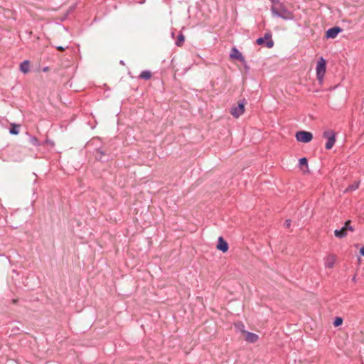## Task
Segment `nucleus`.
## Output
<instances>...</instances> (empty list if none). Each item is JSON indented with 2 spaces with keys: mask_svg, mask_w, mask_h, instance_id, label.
<instances>
[{
  "mask_svg": "<svg viewBox=\"0 0 364 364\" xmlns=\"http://www.w3.org/2000/svg\"><path fill=\"white\" fill-rule=\"evenodd\" d=\"M271 11L273 16L284 20H292L294 18L293 13L287 9L286 6L281 2L277 4V6H272Z\"/></svg>",
  "mask_w": 364,
  "mask_h": 364,
  "instance_id": "1",
  "label": "nucleus"
},
{
  "mask_svg": "<svg viewBox=\"0 0 364 364\" xmlns=\"http://www.w3.org/2000/svg\"><path fill=\"white\" fill-rule=\"evenodd\" d=\"M246 104L245 99H242L238 102V105L237 106H233L231 107L230 113L235 118H238L240 117L245 112V106Z\"/></svg>",
  "mask_w": 364,
  "mask_h": 364,
  "instance_id": "2",
  "label": "nucleus"
},
{
  "mask_svg": "<svg viewBox=\"0 0 364 364\" xmlns=\"http://www.w3.org/2000/svg\"><path fill=\"white\" fill-rule=\"evenodd\" d=\"M323 137L327 139L325 148L327 150L332 149L336 142V133L333 130H326L323 133Z\"/></svg>",
  "mask_w": 364,
  "mask_h": 364,
  "instance_id": "3",
  "label": "nucleus"
},
{
  "mask_svg": "<svg viewBox=\"0 0 364 364\" xmlns=\"http://www.w3.org/2000/svg\"><path fill=\"white\" fill-rule=\"evenodd\" d=\"M256 43L259 46L265 44L268 48H272L274 46V41L272 38V33L270 31L265 33L264 37L257 39Z\"/></svg>",
  "mask_w": 364,
  "mask_h": 364,
  "instance_id": "4",
  "label": "nucleus"
},
{
  "mask_svg": "<svg viewBox=\"0 0 364 364\" xmlns=\"http://www.w3.org/2000/svg\"><path fill=\"white\" fill-rule=\"evenodd\" d=\"M316 76L319 81H321L323 78L324 74L326 69V62L321 57L316 64Z\"/></svg>",
  "mask_w": 364,
  "mask_h": 364,
  "instance_id": "5",
  "label": "nucleus"
},
{
  "mask_svg": "<svg viewBox=\"0 0 364 364\" xmlns=\"http://www.w3.org/2000/svg\"><path fill=\"white\" fill-rule=\"evenodd\" d=\"M295 137L299 142L309 143L312 140L313 134L310 132L301 130L296 133Z\"/></svg>",
  "mask_w": 364,
  "mask_h": 364,
  "instance_id": "6",
  "label": "nucleus"
},
{
  "mask_svg": "<svg viewBox=\"0 0 364 364\" xmlns=\"http://www.w3.org/2000/svg\"><path fill=\"white\" fill-rule=\"evenodd\" d=\"M230 58L233 60H238L242 63H245V59L242 53L235 47L232 48Z\"/></svg>",
  "mask_w": 364,
  "mask_h": 364,
  "instance_id": "7",
  "label": "nucleus"
},
{
  "mask_svg": "<svg viewBox=\"0 0 364 364\" xmlns=\"http://www.w3.org/2000/svg\"><path fill=\"white\" fill-rule=\"evenodd\" d=\"M342 31V28L339 26L332 27L326 31V37L331 39L335 38Z\"/></svg>",
  "mask_w": 364,
  "mask_h": 364,
  "instance_id": "8",
  "label": "nucleus"
},
{
  "mask_svg": "<svg viewBox=\"0 0 364 364\" xmlns=\"http://www.w3.org/2000/svg\"><path fill=\"white\" fill-rule=\"evenodd\" d=\"M242 333L245 335V339L247 342L254 343H256L259 338L258 335L242 330Z\"/></svg>",
  "mask_w": 364,
  "mask_h": 364,
  "instance_id": "9",
  "label": "nucleus"
},
{
  "mask_svg": "<svg viewBox=\"0 0 364 364\" xmlns=\"http://www.w3.org/2000/svg\"><path fill=\"white\" fill-rule=\"evenodd\" d=\"M229 246L228 243L225 240L223 237H219L217 244V249L225 253L228 250Z\"/></svg>",
  "mask_w": 364,
  "mask_h": 364,
  "instance_id": "10",
  "label": "nucleus"
},
{
  "mask_svg": "<svg viewBox=\"0 0 364 364\" xmlns=\"http://www.w3.org/2000/svg\"><path fill=\"white\" fill-rule=\"evenodd\" d=\"M29 61L28 60H24L20 64L19 69L23 73H27L29 71Z\"/></svg>",
  "mask_w": 364,
  "mask_h": 364,
  "instance_id": "11",
  "label": "nucleus"
},
{
  "mask_svg": "<svg viewBox=\"0 0 364 364\" xmlns=\"http://www.w3.org/2000/svg\"><path fill=\"white\" fill-rule=\"evenodd\" d=\"M19 128H20V124H17L16 123H11V127L9 129V133L11 135H17L19 133Z\"/></svg>",
  "mask_w": 364,
  "mask_h": 364,
  "instance_id": "12",
  "label": "nucleus"
},
{
  "mask_svg": "<svg viewBox=\"0 0 364 364\" xmlns=\"http://www.w3.org/2000/svg\"><path fill=\"white\" fill-rule=\"evenodd\" d=\"M348 232L346 231L344 228H341L339 230H334V235L338 238H343L347 235Z\"/></svg>",
  "mask_w": 364,
  "mask_h": 364,
  "instance_id": "13",
  "label": "nucleus"
},
{
  "mask_svg": "<svg viewBox=\"0 0 364 364\" xmlns=\"http://www.w3.org/2000/svg\"><path fill=\"white\" fill-rule=\"evenodd\" d=\"M105 155V152L101 149H97L95 153V159L98 161H102V156Z\"/></svg>",
  "mask_w": 364,
  "mask_h": 364,
  "instance_id": "14",
  "label": "nucleus"
},
{
  "mask_svg": "<svg viewBox=\"0 0 364 364\" xmlns=\"http://www.w3.org/2000/svg\"><path fill=\"white\" fill-rule=\"evenodd\" d=\"M151 77V73L149 70H144L139 75V78L144 79V80H149Z\"/></svg>",
  "mask_w": 364,
  "mask_h": 364,
  "instance_id": "15",
  "label": "nucleus"
},
{
  "mask_svg": "<svg viewBox=\"0 0 364 364\" xmlns=\"http://www.w3.org/2000/svg\"><path fill=\"white\" fill-rule=\"evenodd\" d=\"M335 264L334 257H329L326 262V267L328 268H332Z\"/></svg>",
  "mask_w": 364,
  "mask_h": 364,
  "instance_id": "16",
  "label": "nucleus"
},
{
  "mask_svg": "<svg viewBox=\"0 0 364 364\" xmlns=\"http://www.w3.org/2000/svg\"><path fill=\"white\" fill-rule=\"evenodd\" d=\"M185 41L184 36L182 33L178 34L177 37V40L176 41V45L177 46H181Z\"/></svg>",
  "mask_w": 364,
  "mask_h": 364,
  "instance_id": "17",
  "label": "nucleus"
},
{
  "mask_svg": "<svg viewBox=\"0 0 364 364\" xmlns=\"http://www.w3.org/2000/svg\"><path fill=\"white\" fill-rule=\"evenodd\" d=\"M343 228L347 232H348V230H350L351 232L354 231L353 227L350 225V220H347L345 223Z\"/></svg>",
  "mask_w": 364,
  "mask_h": 364,
  "instance_id": "18",
  "label": "nucleus"
},
{
  "mask_svg": "<svg viewBox=\"0 0 364 364\" xmlns=\"http://www.w3.org/2000/svg\"><path fill=\"white\" fill-rule=\"evenodd\" d=\"M29 142L36 146H39V142H38V139L36 137V136H29Z\"/></svg>",
  "mask_w": 364,
  "mask_h": 364,
  "instance_id": "19",
  "label": "nucleus"
},
{
  "mask_svg": "<svg viewBox=\"0 0 364 364\" xmlns=\"http://www.w3.org/2000/svg\"><path fill=\"white\" fill-rule=\"evenodd\" d=\"M343 318L341 317H336V318L334 319V321H333V326L335 327H338V326H340L341 325H342L343 323Z\"/></svg>",
  "mask_w": 364,
  "mask_h": 364,
  "instance_id": "20",
  "label": "nucleus"
},
{
  "mask_svg": "<svg viewBox=\"0 0 364 364\" xmlns=\"http://www.w3.org/2000/svg\"><path fill=\"white\" fill-rule=\"evenodd\" d=\"M299 166H301V168H302L303 166H306V167H308V161H307V159L305 158V157H303V158H301L299 160Z\"/></svg>",
  "mask_w": 364,
  "mask_h": 364,
  "instance_id": "21",
  "label": "nucleus"
},
{
  "mask_svg": "<svg viewBox=\"0 0 364 364\" xmlns=\"http://www.w3.org/2000/svg\"><path fill=\"white\" fill-rule=\"evenodd\" d=\"M235 327L242 333V330H245V326L242 323L238 322L235 324Z\"/></svg>",
  "mask_w": 364,
  "mask_h": 364,
  "instance_id": "22",
  "label": "nucleus"
},
{
  "mask_svg": "<svg viewBox=\"0 0 364 364\" xmlns=\"http://www.w3.org/2000/svg\"><path fill=\"white\" fill-rule=\"evenodd\" d=\"M359 183H354L353 184L348 186V188L346 189V191H355L358 188Z\"/></svg>",
  "mask_w": 364,
  "mask_h": 364,
  "instance_id": "23",
  "label": "nucleus"
},
{
  "mask_svg": "<svg viewBox=\"0 0 364 364\" xmlns=\"http://www.w3.org/2000/svg\"><path fill=\"white\" fill-rule=\"evenodd\" d=\"M291 220L290 219H287L285 220L284 222V227L287 228H289L291 225Z\"/></svg>",
  "mask_w": 364,
  "mask_h": 364,
  "instance_id": "24",
  "label": "nucleus"
},
{
  "mask_svg": "<svg viewBox=\"0 0 364 364\" xmlns=\"http://www.w3.org/2000/svg\"><path fill=\"white\" fill-rule=\"evenodd\" d=\"M269 1L273 4V6H277V4H278L279 3V0H269Z\"/></svg>",
  "mask_w": 364,
  "mask_h": 364,
  "instance_id": "25",
  "label": "nucleus"
},
{
  "mask_svg": "<svg viewBox=\"0 0 364 364\" xmlns=\"http://www.w3.org/2000/svg\"><path fill=\"white\" fill-rule=\"evenodd\" d=\"M57 50H59V51H63L65 50V48L63 47V46H57L56 47Z\"/></svg>",
  "mask_w": 364,
  "mask_h": 364,
  "instance_id": "26",
  "label": "nucleus"
},
{
  "mask_svg": "<svg viewBox=\"0 0 364 364\" xmlns=\"http://www.w3.org/2000/svg\"><path fill=\"white\" fill-rule=\"evenodd\" d=\"M242 64L244 65V68H245V70L247 72L250 70L249 65H247L246 62Z\"/></svg>",
  "mask_w": 364,
  "mask_h": 364,
  "instance_id": "27",
  "label": "nucleus"
},
{
  "mask_svg": "<svg viewBox=\"0 0 364 364\" xmlns=\"http://www.w3.org/2000/svg\"><path fill=\"white\" fill-rule=\"evenodd\" d=\"M360 254L364 256V245L360 249Z\"/></svg>",
  "mask_w": 364,
  "mask_h": 364,
  "instance_id": "28",
  "label": "nucleus"
}]
</instances>
